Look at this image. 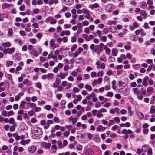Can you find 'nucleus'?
Wrapping results in <instances>:
<instances>
[{"instance_id": "obj_1", "label": "nucleus", "mask_w": 155, "mask_h": 155, "mask_svg": "<svg viewBox=\"0 0 155 155\" xmlns=\"http://www.w3.org/2000/svg\"><path fill=\"white\" fill-rule=\"evenodd\" d=\"M133 91L134 94L137 95H139L140 93L143 94H146V91L143 90V87L141 85H138L136 87L134 88Z\"/></svg>"}, {"instance_id": "obj_2", "label": "nucleus", "mask_w": 155, "mask_h": 155, "mask_svg": "<svg viewBox=\"0 0 155 155\" xmlns=\"http://www.w3.org/2000/svg\"><path fill=\"white\" fill-rule=\"evenodd\" d=\"M34 130L33 132L34 134L36 136H39L41 133V130L38 127H35L34 128Z\"/></svg>"}, {"instance_id": "obj_3", "label": "nucleus", "mask_w": 155, "mask_h": 155, "mask_svg": "<svg viewBox=\"0 0 155 155\" xmlns=\"http://www.w3.org/2000/svg\"><path fill=\"white\" fill-rule=\"evenodd\" d=\"M36 147L34 145H31L29 146L28 149V152L31 153H34L36 151Z\"/></svg>"}, {"instance_id": "obj_4", "label": "nucleus", "mask_w": 155, "mask_h": 155, "mask_svg": "<svg viewBox=\"0 0 155 155\" xmlns=\"http://www.w3.org/2000/svg\"><path fill=\"white\" fill-rule=\"evenodd\" d=\"M41 145L43 147L49 149L51 146V144L50 143H47L45 142H43L41 143Z\"/></svg>"}, {"instance_id": "obj_5", "label": "nucleus", "mask_w": 155, "mask_h": 155, "mask_svg": "<svg viewBox=\"0 0 155 155\" xmlns=\"http://www.w3.org/2000/svg\"><path fill=\"white\" fill-rule=\"evenodd\" d=\"M106 127H103L101 125H99L96 128V130L97 132H100L101 131H104L105 130Z\"/></svg>"}, {"instance_id": "obj_6", "label": "nucleus", "mask_w": 155, "mask_h": 155, "mask_svg": "<svg viewBox=\"0 0 155 155\" xmlns=\"http://www.w3.org/2000/svg\"><path fill=\"white\" fill-rule=\"evenodd\" d=\"M54 41L53 39H51L50 41L51 46L52 48V49L54 50L56 47V45L54 43Z\"/></svg>"}, {"instance_id": "obj_7", "label": "nucleus", "mask_w": 155, "mask_h": 155, "mask_svg": "<svg viewBox=\"0 0 155 155\" xmlns=\"http://www.w3.org/2000/svg\"><path fill=\"white\" fill-rule=\"evenodd\" d=\"M13 7V5L12 4H8L7 3H3L2 6V8L3 9H5L8 7Z\"/></svg>"}, {"instance_id": "obj_8", "label": "nucleus", "mask_w": 155, "mask_h": 155, "mask_svg": "<svg viewBox=\"0 0 155 155\" xmlns=\"http://www.w3.org/2000/svg\"><path fill=\"white\" fill-rule=\"evenodd\" d=\"M2 45L4 48H8L11 47V44L10 42H7L2 43Z\"/></svg>"}, {"instance_id": "obj_9", "label": "nucleus", "mask_w": 155, "mask_h": 155, "mask_svg": "<svg viewBox=\"0 0 155 155\" xmlns=\"http://www.w3.org/2000/svg\"><path fill=\"white\" fill-rule=\"evenodd\" d=\"M26 102L25 101H22L20 103L19 108L20 109H25V105L26 104Z\"/></svg>"}, {"instance_id": "obj_10", "label": "nucleus", "mask_w": 155, "mask_h": 155, "mask_svg": "<svg viewBox=\"0 0 155 155\" xmlns=\"http://www.w3.org/2000/svg\"><path fill=\"white\" fill-rule=\"evenodd\" d=\"M30 54L32 56L36 57L39 54L37 51L33 50L30 52Z\"/></svg>"}, {"instance_id": "obj_11", "label": "nucleus", "mask_w": 155, "mask_h": 155, "mask_svg": "<svg viewBox=\"0 0 155 155\" xmlns=\"http://www.w3.org/2000/svg\"><path fill=\"white\" fill-rule=\"evenodd\" d=\"M57 76L58 78H60L61 79H64L65 78V75L62 72H61L60 73L57 74Z\"/></svg>"}, {"instance_id": "obj_12", "label": "nucleus", "mask_w": 155, "mask_h": 155, "mask_svg": "<svg viewBox=\"0 0 155 155\" xmlns=\"http://www.w3.org/2000/svg\"><path fill=\"white\" fill-rule=\"evenodd\" d=\"M109 29L110 32L114 33L116 31V28L115 26H111L109 27Z\"/></svg>"}, {"instance_id": "obj_13", "label": "nucleus", "mask_w": 155, "mask_h": 155, "mask_svg": "<svg viewBox=\"0 0 155 155\" xmlns=\"http://www.w3.org/2000/svg\"><path fill=\"white\" fill-rule=\"evenodd\" d=\"M147 7V5L144 2H142L140 5V7L143 9H145Z\"/></svg>"}, {"instance_id": "obj_14", "label": "nucleus", "mask_w": 155, "mask_h": 155, "mask_svg": "<svg viewBox=\"0 0 155 155\" xmlns=\"http://www.w3.org/2000/svg\"><path fill=\"white\" fill-rule=\"evenodd\" d=\"M57 144L59 148L62 149L63 148V146L62 145V142L61 140H58L57 142Z\"/></svg>"}, {"instance_id": "obj_15", "label": "nucleus", "mask_w": 155, "mask_h": 155, "mask_svg": "<svg viewBox=\"0 0 155 155\" xmlns=\"http://www.w3.org/2000/svg\"><path fill=\"white\" fill-rule=\"evenodd\" d=\"M150 113L151 114H154L155 113V106L152 105L151 106L150 110Z\"/></svg>"}, {"instance_id": "obj_16", "label": "nucleus", "mask_w": 155, "mask_h": 155, "mask_svg": "<svg viewBox=\"0 0 155 155\" xmlns=\"http://www.w3.org/2000/svg\"><path fill=\"white\" fill-rule=\"evenodd\" d=\"M8 53L9 54H13L15 51V48L14 47H12L10 48H8Z\"/></svg>"}, {"instance_id": "obj_17", "label": "nucleus", "mask_w": 155, "mask_h": 155, "mask_svg": "<svg viewBox=\"0 0 155 155\" xmlns=\"http://www.w3.org/2000/svg\"><path fill=\"white\" fill-rule=\"evenodd\" d=\"M147 146L146 145H144L141 147V150L143 152H145L147 150Z\"/></svg>"}, {"instance_id": "obj_18", "label": "nucleus", "mask_w": 155, "mask_h": 155, "mask_svg": "<svg viewBox=\"0 0 155 155\" xmlns=\"http://www.w3.org/2000/svg\"><path fill=\"white\" fill-rule=\"evenodd\" d=\"M123 84H124V82L122 83L120 81H119L118 82L119 89H118V90H120V89H122L124 87V86Z\"/></svg>"}, {"instance_id": "obj_19", "label": "nucleus", "mask_w": 155, "mask_h": 155, "mask_svg": "<svg viewBox=\"0 0 155 155\" xmlns=\"http://www.w3.org/2000/svg\"><path fill=\"white\" fill-rule=\"evenodd\" d=\"M94 38V36L93 35H91L89 36L87 35L86 37L85 40L87 41H89L90 39H93Z\"/></svg>"}, {"instance_id": "obj_20", "label": "nucleus", "mask_w": 155, "mask_h": 155, "mask_svg": "<svg viewBox=\"0 0 155 155\" xmlns=\"http://www.w3.org/2000/svg\"><path fill=\"white\" fill-rule=\"evenodd\" d=\"M53 74L52 73H49L47 75L48 79H52L53 78Z\"/></svg>"}, {"instance_id": "obj_21", "label": "nucleus", "mask_w": 155, "mask_h": 155, "mask_svg": "<svg viewBox=\"0 0 155 155\" xmlns=\"http://www.w3.org/2000/svg\"><path fill=\"white\" fill-rule=\"evenodd\" d=\"M13 61H7L6 63V66L7 67H9L11 66L13 64Z\"/></svg>"}, {"instance_id": "obj_22", "label": "nucleus", "mask_w": 155, "mask_h": 155, "mask_svg": "<svg viewBox=\"0 0 155 155\" xmlns=\"http://www.w3.org/2000/svg\"><path fill=\"white\" fill-rule=\"evenodd\" d=\"M28 104L30 105V107L32 108L33 110L34 109V108L36 107V104L33 103H28Z\"/></svg>"}, {"instance_id": "obj_23", "label": "nucleus", "mask_w": 155, "mask_h": 155, "mask_svg": "<svg viewBox=\"0 0 155 155\" xmlns=\"http://www.w3.org/2000/svg\"><path fill=\"white\" fill-rule=\"evenodd\" d=\"M8 34H7V35L8 36H11L13 35L12 33V28L9 29L8 31Z\"/></svg>"}, {"instance_id": "obj_24", "label": "nucleus", "mask_w": 155, "mask_h": 155, "mask_svg": "<svg viewBox=\"0 0 155 155\" xmlns=\"http://www.w3.org/2000/svg\"><path fill=\"white\" fill-rule=\"evenodd\" d=\"M13 136L16 140H19L20 139V137L18 135L17 133H15L13 134Z\"/></svg>"}, {"instance_id": "obj_25", "label": "nucleus", "mask_w": 155, "mask_h": 155, "mask_svg": "<svg viewBox=\"0 0 155 155\" xmlns=\"http://www.w3.org/2000/svg\"><path fill=\"white\" fill-rule=\"evenodd\" d=\"M5 76L6 78L10 81L11 82H12V79L11 78V76L10 75L7 74H5Z\"/></svg>"}, {"instance_id": "obj_26", "label": "nucleus", "mask_w": 155, "mask_h": 155, "mask_svg": "<svg viewBox=\"0 0 155 155\" xmlns=\"http://www.w3.org/2000/svg\"><path fill=\"white\" fill-rule=\"evenodd\" d=\"M85 88L87 90L91 91L92 90V88L91 86L86 84L85 86Z\"/></svg>"}, {"instance_id": "obj_27", "label": "nucleus", "mask_w": 155, "mask_h": 155, "mask_svg": "<svg viewBox=\"0 0 155 155\" xmlns=\"http://www.w3.org/2000/svg\"><path fill=\"white\" fill-rule=\"evenodd\" d=\"M90 6L91 7V9H93L94 8H97V7H98V6H99V5H98V4L97 3H95L94 4L92 5H90Z\"/></svg>"}, {"instance_id": "obj_28", "label": "nucleus", "mask_w": 155, "mask_h": 155, "mask_svg": "<svg viewBox=\"0 0 155 155\" xmlns=\"http://www.w3.org/2000/svg\"><path fill=\"white\" fill-rule=\"evenodd\" d=\"M25 6L24 5H22L19 7V9L20 11H22L25 10Z\"/></svg>"}, {"instance_id": "obj_29", "label": "nucleus", "mask_w": 155, "mask_h": 155, "mask_svg": "<svg viewBox=\"0 0 155 155\" xmlns=\"http://www.w3.org/2000/svg\"><path fill=\"white\" fill-rule=\"evenodd\" d=\"M147 153L148 155H152V152L151 147L149 148V150H148Z\"/></svg>"}, {"instance_id": "obj_30", "label": "nucleus", "mask_w": 155, "mask_h": 155, "mask_svg": "<svg viewBox=\"0 0 155 155\" xmlns=\"http://www.w3.org/2000/svg\"><path fill=\"white\" fill-rule=\"evenodd\" d=\"M29 41L31 43L35 44L36 42V40L35 38H31L29 39Z\"/></svg>"}, {"instance_id": "obj_31", "label": "nucleus", "mask_w": 155, "mask_h": 155, "mask_svg": "<svg viewBox=\"0 0 155 155\" xmlns=\"http://www.w3.org/2000/svg\"><path fill=\"white\" fill-rule=\"evenodd\" d=\"M63 3L66 5H68L70 4L69 0H62Z\"/></svg>"}, {"instance_id": "obj_32", "label": "nucleus", "mask_w": 155, "mask_h": 155, "mask_svg": "<svg viewBox=\"0 0 155 155\" xmlns=\"http://www.w3.org/2000/svg\"><path fill=\"white\" fill-rule=\"evenodd\" d=\"M56 22V20L54 18H53L51 17V18L50 23L51 24H55Z\"/></svg>"}, {"instance_id": "obj_33", "label": "nucleus", "mask_w": 155, "mask_h": 155, "mask_svg": "<svg viewBox=\"0 0 155 155\" xmlns=\"http://www.w3.org/2000/svg\"><path fill=\"white\" fill-rule=\"evenodd\" d=\"M77 48V45L76 44H74L73 46L71 48V51H73L75 50V49Z\"/></svg>"}, {"instance_id": "obj_34", "label": "nucleus", "mask_w": 155, "mask_h": 155, "mask_svg": "<svg viewBox=\"0 0 155 155\" xmlns=\"http://www.w3.org/2000/svg\"><path fill=\"white\" fill-rule=\"evenodd\" d=\"M136 36L135 35H132L130 37V39L133 41H135L136 39Z\"/></svg>"}, {"instance_id": "obj_35", "label": "nucleus", "mask_w": 155, "mask_h": 155, "mask_svg": "<svg viewBox=\"0 0 155 155\" xmlns=\"http://www.w3.org/2000/svg\"><path fill=\"white\" fill-rule=\"evenodd\" d=\"M35 85L36 87L38 88L39 89H41V85L40 83H36Z\"/></svg>"}, {"instance_id": "obj_36", "label": "nucleus", "mask_w": 155, "mask_h": 155, "mask_svg": "<svg viewBox=\"0 0 155 155\" xmlns=\"http://www.w3.org/2000/svg\"><path fill=\"white\" fill-rule=\"evenodd\" d=\"M16 126V125H14V126H11L10 127V131H15V127Z\"/></svg>"}, {"instance_id": "obj_37", "label": "nucleus", "mask_w": 155, "mask_h": 155, "mask_svg": "<svg viewBox=\"0 0 155 155\" xmlns=\"http://www.w3.org/2000/svg\"><path fill=\"white\" fill-rule=\"evenodd\" d=\"M113 93L111 92H108L106 94V96L109 97H112L113 96Z\"/></svg>"}, {"instance_id": "obj_38", "label": "nucleus", "mask_w": 155, "mask_h": 155, "mask_svg": "<svg viewBox=\"0 0 155 155\" xmlns=\"http://www.w3.org/2000/svg\"><path fill=\"white\" fill-rule=\"evenodd\" d=\"M99 59L101 61L104 62H106L107 60L106 59L104 56H101L100 58Z\"/></svg>"}, {"instance_id": "obj_39", "label": "nucleus", "mask_w": 155, "mask_h": 155, "mask_svg": "<svg viewBox=\"0 0 155 155\" xmlns=\"http://www.w3.org/2000/svg\"><path fill=\"white\" fill-rule=\"evenodd\" d=\"M97 115L98 117L100 118L103 116V114L101 112L99 111H97Z\"/></svg>"}, {"instance_id": "obj_40", "label": "nucleus", "mask_w": 155, "mask_h": 155, "mask_svg": "<svg viewBox=\"0 0 155 155\" xmlns=\"http://www.w3.org/2000/svg\"><path fill=\"white\" fill-rule=\"evenodd\" d=\"M73 91L75 93H78L79 91V89L76 87H74L73 89Z\"/></svg>"}, {"instance_id": "obj_41", "label": "nucleus", "mask_w": 155, "mask_h": 155, "mask_svg": "<svg viewBox=\"0 0 155 155\" xmlns=\"http://www.w3.org/2000/svg\"><path fill=\"white\" fill-rule=\"evenodd\" d=\"M84 78V79H88L90 78V75L88 74H85L83 75Z\"/></svg>"}, {"instance_id": "obj_42", "label": "nucleus", "mask_w": 155, "mask_h": 155, "mask_svg": "<svg viewBox=\"0 0 155 155\" xmlns=\"http://www.w3.org/2000/svg\"><path fill=\"white\" fill-rule=\"evenodd\" d=\"M15 41L17 43H19L20 45H21L22 44V41L20 39H15Z\"/></svg>"}, {"instance_id": "obj_43", "label": "nucleus", "mask_w": 155, "mask_h": 155, "mask_svg": "<svg viewBox=\"0 0 155 155\" xmlns=\"http://www.w3.org/2000/svg\"><path fill=\"white\" fill-rule=\"evenodd\" d=\"M111 5L110 4L107 5L105 7L106 10L107 12L110 11V8H111V7H110V5Z\"/></svg>"}, {"instance_id": "obj_44", "label": "nucleus", "mask_w": 155, "mask_h": 155, "mask_svg": "<svg viewBox=\"0 0 155 155\" xmlns=\"http://www.w3.org/2000/svg\"><path fill=\"white\" fill-rule=\"evenodd\" d=\"M130 85L132 87H134L137 86V84L135 82H134L131 83L130 84Z\"/></svg>"}, {"instance_id": "obj_45", "label": "nucleus", "mask_w": 155, "mask_h": 155, "mask_svg": "<svg viewBox=\"0 0 155 155\" xmlns=\"http://www.w3.org/2000/svg\"><path fill=\"white\" fill-rule=\"evenodd\" d=\"M71 25L70 24H65L64 25V28H71Z\"/></svg>"}, {"instance_id": "obj_46", "label": "nucleus", "mask_w": 155, "mask_h": 155, "mask_svg": "<svg viewBox=\"0 0 155 155\" xmlns=\"http://www.w3.org/2000/svg\"><path fill=\"white\" fill-rule=\"evenodd\" d=\"M97 76L98 77H102L103 76V71H99L97 72Z\"/></svg>"}, {"instance_id": "obj_47", "label": "nucleus", "mask_w": 155, "mask_h": 155, "mask_svg": "<svg viewBox=\"0 0 155 155\" xmlns=\"http://www.w3.org/2000/svg\"><path fill=\"white\" fill-rule=\"evenodd\" d=\"M68 83L66 81H63L61 83V85L63 87H65L67 85Z\"/></svg>"}, {"instance_id": "obj_48", "label": "nucleus", "mask_w": 155, "mask_h": 155, "mask_svg": "<svg viewBox=\"0 0 155 155\" xmlns=\"http://www.w3.org/2000/svg\"><path fill=\"white\" fill-rule=\"evenodd\" d=\"M9 123L11 124H13L15 123L14 118L12 117L10 118L9 120Z\"/></svg>"}, {"instance_id": "obj_49", "label": "nucleus", "mask_w": 155, "mask_h": 155, "mask_svg": "<svg viewBox=\"0 0 155 155\" xmlns=\"http://www.w3.org/2000/svg\"><path fill=\"white\" fill-rule=\"evenodd\" d=\"M153 89V88L151 87H148L147 89V91L148 92H150L152 91Z\"/></svg>"}, {"instance_id": "obj_50", "label": "nucleus", "mask_w": 155, "mask_h": 155, "mask_svg": "<svg viewBox=\"0 0 155 155\" xmlns=\"http://www.w3.org/2000/svg\"><path fill=\"white\" fill-rule=\"evenodd\" d=\"M82 147L81 145H78L77 146L76 149L80 151L82 149Z\"/></svg>"}, {"instance_id": "obj_51", "label": "nucleus", "mask_w": 155, "mask_h": 155, "mask_svg": "<svg viewBox=\"0 0 155 155\" xmlns=\"http://www.w3.org/2000/svg\"><path fill=\"white\" fill-rule=\"evenodd\" d=\"M20 34L22 36H24L25 35L26 33L25 31H24L21 30L20 31Z\"/></svg>"}, {"instance_id": "obj_52", "label": "nucleus", "mask_w": 155, "mask_h": 155, "mask_svg": "<svg viewBox=\"0 0 155 155\" xmlns=\"http://www.w3.org/2000/svg\"><path fill=\"white\" fill-rule=\"evenodd\" d=\"M34 110L35 112H38L40 111L41 110V108L39 107H36L34 108L33 109Z\"/></svg>"}, {"instance_id": "obj_53", "label": "nucleus", "mask_w": 155, "mask_h": 155, "mask_svg": "<svg viewBox=\"0 0 155 155\" xmlns=\"http://www.w3.org/2000/svg\"><path fill=\"white\" fill-rule=\"evenodd\" d=\"M96 75V73L95 72H92L91 73V75L92 78H94Z\"/></svg>"}, {"instance_id": "obj_54", "label": "nucleus", "mask_w": 155, "mask_h": 155, "mask_svg": "<svg viewBox=\"0 0 155 155\" xmlns=\"http://www.w3.org/2000/svg\"><path fill=\"white\" fill-rule=\"evenodd\" d=\"M81 53H79L78 51L77 50L74 53V54L73 55L74 57H77L78 55L80 54Z\"/></svg>"}, {"instance_id": "obj_55", "label": "nucleus", "mask_w": 155, "mask_h": 155, "mask_svg": "<svg viewBox=\"0 0 155 155\" xmlns=\"http://www.w3.org/2000/svg\"><path fill=\"white\" fill-rule=\"evenodd\" d=\"M77 72L74 71H73L71 73V75L74 77H76L77 75Z\"/></svg>"}, {"instance_id": "obj_56", "label": "nucleus", "mask_w": 155, "mask_h": 155, "mask_svg": "<svg viewBox=\"0 0 155 155\" xmlns=\"http://www.w3.org/2000/svg\"><path fill=\"white\" fill-rule=\"evenodd\" d=\"M76 38L75 36H73L71 39V41L72 42H75L76 41Z\"/></svg>"}, {"instance_id": "obj_57", "label": "nucleus", "mask_w": 155, "mask_h": 155, "mask_svg": "<svg viewBox=\"0 0 155 155\" xmlns=\"http://www.w3.org/2000/svg\"><path fill=\"white\" fill-rule=\"evenodd\" d=\"M99 37H101L102 35V32L101 31L99 30H97L96 31Z\"/></svg>"}, {"instance_id": "obj_58", "label": "nucleus", "mask_w": 155, "mask_h": 155, "mask_svg": "<svg viewBox=\"0 0 155 155\" xmlns=\"http://www.w3.org/2000/svg\"><path fill=\"white\" fill-rule=\"evenodd\" d=\"M53 120L54 122L57 123H59L60 122V120L57 117H55L53 119Z\"/></svg>"}, {"instance_id": "obj_59", "label": "nucleus", "mask_w": 155, "mask_h": 155, "mask_svg": "<svg viewBox=\"0 0 155 155\" xmlns=\"http://www.w3.org/2000/svg\"><path fill=\"white\" fill-rule=\"evenodd\" d=\"M68 130H70L73 127L71 125H66L65 127Z\"/></svg>"}, {"instance_id": "obj_60", "label": "nucleus", "mask_w": 155, "mask_h": 155, "mask_svg": "<svg viewBox=\"0 0 155 155\" xmlns=\"http://www.w3.org/2000/svg\"><path fill=\"white\" fill-rule=\"evenodd\" d=\"M24 112V110L22 109H20V110L18 111V114L19 115H21L23 114Z\"/></svg>"}, {"instance_id": "obj_61", "label": "nucleus", "mask_w": 155, "mask_h": 155, "mask_svg": "<svg viewBox=\"0 0 155 155\" xmlns=\"http://www.w3.org/2000/svg\"><path fill=\"white\" fill-rule=\"evenodd\" d=\"M133 66L134 68H139L140 67V65L138 64H137L135 65H133Z\"/></svg>"}, {"instance_id": "obj_62", "label": "nucleus", "mask_w": 155, "mask_h": 155, "mask_svg": "<svg viewBox=\"0 0 155 155\" xmlns=\"http://www.w3.org/2000/svg\"><path fill=\"white\" fill-rule=\"evenodd\" d=\"M97 111L100 112L101 113L105 112H106V110L104 108H101L98 110Z\"/></svg>"}, {"instance_id": "obj_63", "label": "nucleus", "mask_w": 155, "mask_h": 155, "mask_svg": "<svg viewBox=\"0 0 155 155\" xmlns=\"http://www.w3.org/2000/svg\"><path fill=\"white\" fill-rule=\"evenodd\" d=\"M142 150L140 149H137V150L136 153L138 154H140L142 153Z\"/></svg>"}, {"instance_id": "obj_64", "label": "nucleus", "mask_w": 155, "mask_h": 155, "mask_svg": "<svg viewBox=\"0 0 155 155\" xmlns=\"http://www.w3.org/2000/svg\"><path fill=\"white\" fill-rule=\"evenodd\" d=\"M56 97L58 99L60 100L62 97V95L61 94H58L56 95Z\"/></svg>"}]
</instances>
